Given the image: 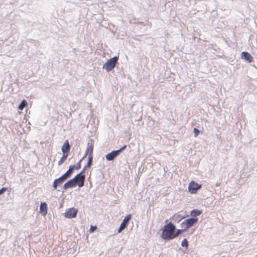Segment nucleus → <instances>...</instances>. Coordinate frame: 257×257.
I'll use <instances>...</instances> for the list:
<instances>
[{
  "label": "nucleus",
  "instance_id": "1",
  "mask_svg": "<svg viewBox=\"0 0 257 257\" xmlns=\"http://www.w3.org/2000/svg\"><path fill=\"white\" fill-rule=\"evenodd\" d=\"M84 171H82L80 173L77 175L73 179L69 180L64 185V188L67 189L68 188H72L77 184L79 187H82L84 185L85 181V175H83Z\"/></svg>",
  "mask_w": 257,
  "mask_h": 257
},
{
  "label": "nucleus",
  "instance_id": "2",
  "mask_svg": "<svg viewBox=\"0 0 257 257\" xmlns=\"http://www.w3.org/2000/svg\"><path fill=\"white\" fill-rule=\"evenodd\" d=\"M175 226L170 222L164 226L161 237L166 240H170L174 238V231Z\"/></svg>",
  "mask_w": 257,
  "mask_h": 257
},
{
  "label": "nucleus",
  "instance_id": "3",
  "mask_svg": "<svg viewBox=\"0 0 257 257\" xmlns=\"http://www.w3.org/2000/svg\"><path fill=\"white\" fill-rule=\"evenodd\" d=\"M198 221L197 218H191L185 220L181 223V227L182 230H186L188 228L192 226L195 223Z\"/></svg>",
  "mask_w": 257,
  "mask_h": 257
},
{
  "label": "nucleus",
  "instance_id": "4",
  "mask_svg": "<svg viewBox=\"0 0 257 257\" xmlns=\"http://www.w3.org/2000/svg\"><path fill=\"white\" fill-rule=\"evenodd\" d=\"M118 57H114L108 60L103 65L104 68L107 71H110L113 69L118 60Z\"/></svg>",
  "mask_w": 257,
  "mask_h": 257
},
{
  "label": "nucleus",
  "instance_id": "5",
  "mask_svg": "<svg viewBox=\"0 0 257 257\" xmlns=\"http://www.w3.org/2000/svg\"><path fill=\"white\" fill-rule=\"evenodd\" d=\"M201 187V184H198L194 181H191L188 185V191L191 194H195Z\"/></svg>",
  "mask_w": 257,
  "mask_h": 257
},
{
  "label": "nucleus",
  "instance_id": "6",
  "mask_svg": "<svg viewBox=\"0 0 257 257\" xmlns=\"http://www.w3.org/2000/svg\"><path fill=\"white\" fill-rule=\"evenodd\" d=\"M126 148V146L124 145L122 148H121L118 150L113 151L110 153L107 154L106 155V159L108 161H112L117 156L119 155V154L122 152L123 150H124Z\"/></svg>",
  "mask_w": 257,
  "mask_h": 257
},
{
  "label": "nucleus",
  "instance_id": "7",
  "mask_svg": "<svg viewBox=\"0 0 257 257\" xmlns=\"http://www.w3.org/2000/svg\"><path fill=\"white\" fill-rule=\"evenodd\" d=\"M78 210L75 208H70L66 210L64 216L67 218H72L76 216Z\"/></svg>",
  "mask_w": 257,
  "mask_h": 257
},
{
  "label": "nucleus",
  "instance_id": "8",
  "mask_svg": "<svg viewBox=\"0 0 257 257\" xmlns=\"http://www.w3.org/2000/svg\"><path fill=\"white\" fill-rule=\"evenodd\" d=\"M131 217L132 216L131 214H129L127 215L126 217H125L118 228V232H120L123 229H124L125 228L128 222L131 219Z\"/></svg>",
  "mask_w": 257,
  "mask_h": 257
},
{
  "label": "nucleus",
  "instance_id": "9",
  "mask_svg": "<svg viewBox=\"0 0 257 257\" xmlns=\"http://www.w3.org/2000/svg\"><path fill=\"white\" fill-rule=\"evenodd\" d=\"M67 179L62 175L61 177L59 178L58 179H55L53 182V188L55 190H56L57 188L58 185H60L63 183V182Z\"/></svg>",
  "mask_w": 257,
  "mask_h": 257
},
{
  "label": "nucleus",
  "instance_id": "10",
  "mask_svg": "<svg viewBox=\"0 0 257 257\" xmlns=\"http://www.w3.org/2000/svg\"><path fill=\"white\" fill-rule=\"evenodd\" d=\"M70 149V146L68 140H66L62 147L63 154L68 155V153Z\"/></svg>",
  "mask_w": 257,
  "mask_h": 257
},
{
  "label": "nucleus",
  "instance_id": "11",
  "mask_svg": "<svg viewBox=\"0 0 257 257\" xmlns=\"http://www.w3.org/2000/svg\"><path fill=\"white\" fill-rule=\"evenodd\" d=\"M241 56V58L242 59H245L246 61H247L249 63L252 62L253 60V57L248 52H242Z\"/></svg>",
  "mask_w": 257,
  "mask_h": 257
},
{
  "label": "nucleus",
  "instance_id": "12",
  "mask_svg": "<svg viewBox=\"0 0 257 257\" xmlns=\"http://www.w3.org/2000/svg\"><path fill=\"white\" fill-rule=\"evenodd\" d=\"M40 212L43 215L46 216L47 214V205L45 202H41L40 207Z\"/></svg>",
  "mask_w": 257,
  "mask_h": 257
},
{
  "label": "nucleus",
  "instance_id": "13",
  "mask_svg": "<svg viewBox=\"0 0 257 257\" xmlns=\"http://www.w3.org/2000/svg\"><path fill=\"white\" fill-rule=\"evenodd\" d=\"M75 169V165L69 166L68 170L63 175L66 179H67L72 174L73 170Z\"/></svg>",
  "mask_w": 257,
  "mask_h": 257
},
{
  "label": "nucleus",
  "instance_id": "14",
  "mask_svg": "<svg viewBox=\"0 0 257 257\" xmlns=\"http://www.w3.org/2000/svg\"><path fill=\"white\" fill-rule=\"evenodd\" d=\"M184 218V216L181 215L179 213H176L175 214L173 217L172 219L175 221L177 222H179L180 221H181L182 219Z\"/></svg>",
  "mask_w": 257,
  "mask_h": 257
},
{
  "label": "nucleus",
  "instance_id": "15",
  "mask_svg": "<svg viewBox=\"0 0 257 257\" xmlns=\"http://www.w3.org/2000/svg\"><path fill=\"white\" fill-rule=\"evenodd\" d=\"M202 213V211L199 210L194 209L191 211L190 214L193 217L197 216L200 215Z\"/></svg>",
  "mask_w": 257,
  "mask_h": 257
},
{
  "label": "nucleus",
  "instance_id": "16",
  "mask_svg": "<svg viewBox=\"0 0 257 257\" xmlns=\"http://www.w3.org/2000/svg\"><path fill=\"white\" fill-rule=\"evenodd\" d=\"M27 101L26 100H23L18 106L19 109L21 110H23L24 108L27 105Z\"/></svg>",
  "mask_w": 257,
  "mask_h": 257
},
{
  "label": "nucleus",
  "instance_id": "17",
  "mask_svg": "<svg viewBox=\"0 0 257 257\" xmlns=\"http://www.w3.org/2000/svg\"><path fill=\"white\" fill-rule=\"evenodd\" d=\"M68 155L63 154V156L58 162V165H62L67 159Z\"/></svg>",
  "mask_w": 257,
  "mask_h": 257
},
{
  "label": "nucleus",
  "instance_id": "18",
  "mask_svg": "<svg viewBox=\"0 0 257 257\" xmlns=\"http://www.w3.org/2000/svg\"><path fill=\"white\" fill-rule=\"evenodd\" d=\"M181 245L183 247H185L186 248L188 247V243L187 239L186 238H184L183 239V240L181 242Z\"/></svg>",
  "mask_w": 257,
  "mask_h": 257
},
{
  "label": "nucleus",
  "instance_id": "19",
  "mask_svg": "<svg viewBox=\"0 0 257 257\" xmlns=\"http://www.w3.org/2000/svg\"><path fill=\"white\" fill-rule=\"evenodd\" d=\"M181 231H183L182 229L181 230L177 229L176 231L175 230L174 231V238H175L177 236H178L180 233Z\"/></svg>",
  "mask_w": 257,
  "mask_h": 257
},
{
  "label": "nucleus",
  "instance_id": "20",
  "mask_svg": "<svg viewBox=\"0 0 257 257\" xmlns=\"http://www.w3.org/2000/svg\"><path fill=\"white\" fill-rule=\"evenodd\" d=\"M193 132L194 133V136L196 137L199 135L200 131L196 128H194L193 130Z\"/></svg>",
  "mask_w": 257,
  "mask_h": 257
},
{
  "label": "nucleus",
  "instance_id": "21",
  "mask_svg": "<svg viewBox=\"0 0 257 257\" xmlns=\"http://www.w3.org/2000/svg\"><path fill=\"white\" fill-rule=\"evenodd\" d=\"M81 160H80L79 162L77 164L76 166H75V169L76 170H78L81 168Z\"/></svg>",
  "mask_w": 257,
  "mask_h": 257
},
{
  "label": "nucleus",
  "instance_id": "22",
  "mask_svg": "<svg viewBox=\"0 0 257 257\" xmlns=\"http://www.w3.org/2000/svg\"><path fill=\"white\" fill-rule=\"evenodd\" d=\"M97 229L96 226H92L91 225L90 228V232H93Z\"/></svg>",
  "mask_w": 257,
  "mask_h": 257
},
{
  "label": "nucleus",
  "instance_id": "23",
  "mask_svg": "<svg viewBox=\"0 0 257 257\" xmlns=\"http://www.w3.org/2000/svg\"><path fill=\"white\" fill-rule=\"evenodd\" d=\"M7 190V188L3 187L1 189H0V195L5 193Z\"/></svg>",
  "mask_w": 257,
  "mask_h": 257
},
{
  "label": "nucleus",
  "instance_id": "24",
  "mask_svg": "<svg viewBox=\"0 0 257 257\" xmlns=\"http://www.w3.org/2000/svg\"><path fill=\"white\" fill-rule=\"evenodd\" d=\"M92 157H89V162H88V166H90L91 163V162H92Z\"/></svg>",
  "mask_w": 257,
  "mask_h": 257
}]
</instances>
